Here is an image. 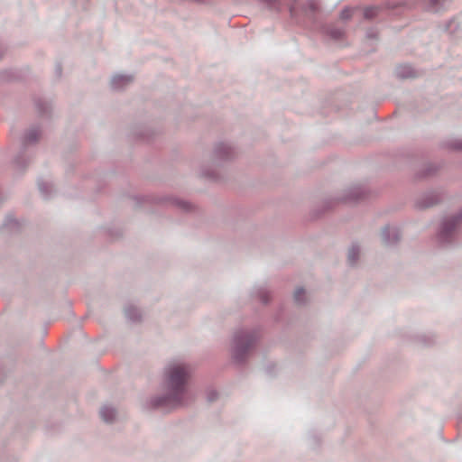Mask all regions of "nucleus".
I'll return each instance as SVG.
<instances>
[{
  "instance_id": "obj_5",
  "label": "nucleus",
  "mask_w": 462,
  "mask_h": 462,
  "mask_svg": "<svg viewBox=\"0 0 462 462\" xmlns=\"http://www.w3.org/2000/svg\"><path fill=\"white\" fill-rule=\"evenodd\" d=\"M305 295V291L303 289H297L294 292V299L297 302H301L303 300V296Z\"/></svg>"
},
{
  "instance_id": "obj_9",
  "label": "nucleus",
  "mask_w": 462,
  "mask_h": 462,
  "mask_svg": "<svg viewBox=\"0 0 462 462\" xmlns=\"http://www.w3.org/2000/svg\"><path fill=\"white\" fill-rule=\"evenodd\" d=\"M365 15L368 16L369 15V11H366L365 12Z\"/></svg>"
},
{
  "instance_id": "obj_6",
  "label": "nucleus",
  "mask_w": 462,
  "mask_h": 462,
  "mask_svg": "<svg viewBox=\"0 0 462 462\" xmlns=\"http://www.w3.org/2000/svg\"><path fill=\"white\" fill-rule=\"evenodd\" d=\"M352 14H353V10L350 8H346L341 12L340 16L342 19H348L349 17L352 16Z\"/></svg>"
},
{
  "instance_id": "obj_1",
  "label": "nucleus",
  "mask_w": 462,
  "mask_h": 462,
  "mask_svg": "<svg viewBox=\"0 0 462 462\" xmlns=\"http://www.w3.org/2000/svg\"><path fill=\"white\" fill-rule=\"evenodd\" d=\"M189 374V368L181 363H174L168 369V382L173 391V402L175 404L182 403L180 395L183 393L184 384Z\"/></svg>"
},
{
  "instance_id": "obj_2",
  "label": "nucleus",
  "mask_w": 462,
  "mask_h": 462,
  "mask_svg": "<svg viewBox=\"0 0 462 462\" xmlns=\"http://www.w3.org/2000/svg\"><path fill=\"white\" fill-rule=\"evenodd\" d=\"M131 80L132 79L130 77L116 75L112 79V85L114 86V88H119L128 84Z\"/></svg>"
},
{
  "instance_id": "obj_4",
  "label": "nucleus",
  "mask_w": 462,
  "mask_h": 462,
  "mask_svg": "<svg viewBox=\"0 0 462 462\" xmlns=\"http://www.w3.org/2000/svg\"><path fill=\"white\" fill-rule=\"evenodd\" d=\"M359 254L358 248L353 246L348 251V260L351 263H355L356 259L357 258Z\"/></svg>"
},
{
  "instance_id": "obj_7",
  "label": "nucleus",
  "mask_w": 462,
  "mask_h": 462,
  "mask_svg": "<svg viewBox=\"0 0 462 462\" xmlns=\"http://www.w3.org/2000/svg\"><path fill=\"white\" fill-rule=\"evenodd\" d=\"M248 340L247 339H239L237 341V348H244V345L246 343L247 344Z\"/></svg>"
},
{
  "instance_id": "obj_8",
  "label": "nucleus",
  "mask_w": 462,
  "mask_h": 462,
  "mask_svg": "<svg viewBox=\"0 0 462 462\" xmlns=\"http://www.w3.org/2000/svg\"><path fill=\"white\" fill-rule=\"evenodd\" d=\"M340 35H341V32H338V33L334 34L333 36L336 38H338Z\"/></svg>"
},
{
  "instance_id": "obj_3",
  "label": "nucleus",
  "mask_w": 462,
  "mask_h": 462,
  "mask_svg": "<svg viewBox=\"0 0 462 462\" xmlns=\"http://www.w3.org/2000/svg\"><path fill=\"white\" fill-rule=\"evenodd\" d=\"M100 415L105 421L110 422L115 417V411L110 407L105 406L101 409Z\"/></svg>"
}]
</instances>
